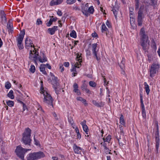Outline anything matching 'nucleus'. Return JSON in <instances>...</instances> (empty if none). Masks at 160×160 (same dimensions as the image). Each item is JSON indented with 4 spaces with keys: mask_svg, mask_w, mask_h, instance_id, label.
Listing matches in <instances>:
<instances>
[{
    "mask_svg": "<svg viewBox=\"0 0 160 160\" xmlns=\"http://www.w3.org/2000/svg\"><path fill=\"white\" fill-rule=\"evenodd\" d=\"M106 33V35L107 37H109L111 36V34L109 33V32H105Z\"/></svg>",
    "mask_w": 160,
    "mask_h": 160,
    "instance_id": "obj_63",
    "label": "nucleus"
},
{
    "mask_svg": "<svg viewBox=\"0 0 160 160\" xmlns=\"http://www.w3.org/2000/svg\"><path fill=\"white\" fill-rule=\"evenodd\" d=\"M81 54H80L79 53H78L77 56V58L78 59V61L79 62H82L81 58H81Z\"/></svg>",
    "mask_w": 160,
    "mask_h": 160,
    "instance_id": "obj_45",
    "label": "nucleus"
},
{
    "mask_svg": "<svg viewBox=\"0 0 160 160\" xmlns=\"http://www.w3.org/2000/svg\"><path fill=\"white\" fill-rule=\"evenodd\" d=\"M32 40L30 39H28V38L25 40V47H28L30 46L31 47H32Z\"/></svg>",
    "mask_w": 160,
    "mask_h": 160,
    "instance_id": "obj_19",
    "label": "nucleus"
},
{
    "mask_svg": "<svg viewBox=\"0 0 160 160\" xmlns=\"http://www.w3.org/2000/svg\"><path fill=\"white\" fill-rule=\"evenodd\" d=\"M13 90H11L7 94L8 96L11 99L14 98V97L13 94Z\"/></svg>",
    "mask_w": 160,
    "mask_h": 160,
    "instance_id": "obj_30",
    "label": "nucleus"
},
{
    "mask_svg": "<svg viewBox=\"0 0 160 160\" xmlns=\"http://www.w3.org/2000/svg\"><path fill=\"white\" fill-rule=\"evenodd\" d=\"M70 36L72 38H75L77 37L76 33L75 31L73 30L70 34Z\"/></svg>",
    "mask_w": 160,
    "mask_h": 160,
    "instance_id": "obj_35",
    "label": "nucleus"
},
{
    "mask_svg": "<svg viewBox=\"0 0 160 160\" xmlns=\"http://www.w3.org/2000/svg\"><path fill=\"white\" fill-rule=\"evenodd\" d=\"M80 124L82 125V127L85 126L86 125V121L85 120H84L82 122L80 123Z\"/></svg>",
    "mask_w": 160,
    "mask_h": 160,
    "instance_id": "obj_58",
    "label": "nucleus"
},
{
    "mask_svg": "<svg viewBox=\"0 0 160 160\" xmlns=\"http://www.w3.org/2000/svg\"><path fill=\"white\" fill-rule=\"evenodd\" d=\"M144 85L145 87V89L147 95H148L150 91V90L149 88V86L147 84L146 82L144 83Z\"/></svg>",
    "mask_w": 160,
    "mask_h": 160,
    "instance_id": "obj_29",
    "label": "nucleus"
},
{
    "mask_svg": "<svg viewBox=\"0 0 160 160\" xmlns=\"http://www.w3.org/2000/svg\"><path fill=\"white\" fill-rule=\"evenodd\" d=\"M69 63L68 62H65L64 63V66L66 67H68L69 66Z\"/></svg>",
    "mask_w": 160,
    "mask_h": 160,
    "instance_id": "obj_62",
    "label": "nucleus"
},
{
    "mask_svg": "<svg viewBox=\"0 0 160 160\" xmlns=\"http://www.w3.org/2000/svg\"><path fill=\"white\" fill-rule=\"evenodd\" d=\"M41 87L40 88V92H42L43 91H45L44 89V88L43 86V82L42 81H41Z\"/></svg>",
    "mask_w": 160,
    "mask_h": 160,
    "instance_id": "obj_52",
    "label": "nucleus"
},
{
    "mask_svg": "<svg viewBox=\"0 0 160 160\" xmlns=\"http://www.w3.org/2000/svg\"><path fill=\"white\" fill-rule=\"evenodd\" d=\"M52 84L53 85V87H58L59 85V83L58 82L57 77L53 76V78H52Z\"/></svg>",
    "mask_w": 160,
    "mask_h": 160,
    "instance_id": "obj_14",
    "label": "nucleus"
},
{
    "mask_svg": "<svg viewBox=\"0 0 160 160\" xmlns=\"http://www.w3.org/2000/svg\"><path fill=\"white\" fill-rule=\"evenodd\" d=\"M31 130L28 128L25 129L22 134V142L25 145L31 146L32 140L31 139Z\"/></svg>",
    "mask_w": 160,
    "mask_h": 160,
    "instance_id": "obj_1",
    "label": "nucleus"
},
{
    "mask_svg": "<svg viewBox=\"0 0 160 160\" xmlns=\"http://www.w3.org/2000/svg\"><path fill=\"white\" fill-rule=\"evenodd\" d=\"M111 137L110 135H108L107 137L105 138H103V139L104 142H109L110 141L111 139Z\"/></svg>",
    "mask_w": 160,
    "mask_h": 160,
    "instance_id": "obj_34",
    "label": "nucleus"
},
{
    "mask_svg": "<svg viewBox=\"0 0 160 160\" xmlns=\"http://www.w3.org/2000/svg\"><path fill=\"white\" fill-rule=\"evenodd\" d=\"M45 156L43 152L39 151L30 154L29 156L27 158V160H37Z\"/></svg>",
    "mask_w": 160,
    "mask_h": 160,
    "instance_id": "obj_3",
    "label": "nucleus"
},
{
    "mask_svg": "<svg viewBox=\"0 0 160 160\" xmlns=\"http://www.w3.org/2000/svg\"><path fill=\"white\" fill-rule=\"evenodd\" d=\"M92 103L96 106L98 107H102L103 105H102L101 103H98L95 100H93L92 101Z\"/></svg>",
    "mask_w": 160,
    "mask_h": 160,
    "instance_id": "obj_32",
    "label": "nucleus"
},
{
    "mask_svg": "<svg viewBox=\"0 0 160 160\" xmlns=\"http://www.w3.org/2000/svg\"><path fill=\"white\" fill-rule=\"evenodd\" d=\"M89 84L90 86L92 87H95L97 85V84L95 82L92 81H90L89 82Z\"/></svg>",
    "mask_w": 160,
    "mask_h": 160,
    "instance_id": "obj_38",
    "label": "nucleus"
},
{
    "mask_svg": "<svg viewBox=\"0 0 160 160\" xmlns=\"http://www.w3.org/2000/svg\"><path fill=\"white\" fill-rule=\"evenodd\" d=\"M42 23V22L41 20L38 18L37 20L36 24L37 25H41Z\"/></svg>",
    "mask_w": 160,
    "mask_h": 160,
    "instance_id": "obj_50",
    "label": "nucleus"
},
{
    "mask_svg": "<svg viewBox=\"0 0 160 160\" xmlns=\"http://www.w3.org/2000/svg\"><path fill=\"white\" fill-rule=\"evenodd\" d=\"M87 85L85 83H83L81 86V89L82 90H84L87 88Z\"/></svg>",
    "mask_w": 160,
    "mask_h": 160,
    "instance_id": "obj_46",
    "label": "nucleus"
},
{
    "mask_svg": "<svg viewBox=\"0 0 160 160\" xmlns=\"http://www.w3.org/2000/svg\"><path fill=\"white\" fill-rule=\"evenodd\" d=\"M132 15V14H130V22L131 23V24L132 25L134 23V22H135V19L134 18H133L132 17H131V15Z\"/></svg>",
    "mask_w": 160,
    "mask_h": 160,
    "instance_id": "obj_41",
    "label": "nucleus"
},
{
    "mask_svg": "<svg viewBox=\"0 0 160 160\" xmlns=\"http://www.w3.org/2000/svg\"><path fill=\"white\" fill-rule=\"evenodd\" d=\"M58 30V27L57 26H54L52 28H49L48 29V33L52 35L55 33V31Z\"/></svg>",
    "mask_w": 160,
    "mask_h": 160,
    "instance_id": "obj_13",
    "label": "nucleus"
},
{
    "mask_svg": "<svg viewBox=\"0 0 160 160\" xmlns=\"http://www.w3.org/2000/svg\"><path fill=\"white\" fill-rule=\"evenodd\" d=\"M147 57L148 58V60L149 62H150L152 60V56L151 55L149 54H148Z\"/></svg>",
    "mask_w": 160,
    "mask_h": 160,
    "instance_id": "obj_54",
    "label": "nucleus"
},
{
    "mask_svg": "<svg viewBox=\"0 0 160 160\" xmlns=\"http://www.w3.org/2000/svg\"><path fill=\"white\" fill-rule=\"evenodd\" d=\"M34 144L36 145H38L39 144V142L38 140L36 139L35 138V135L34 136Z\"/></svg>",
    "mask_w": 160,
    "mask_h": 160,
    "instance_id": "obj_48",
    "label": "nucleus"
},
{
    "mask_svg": "<svg viewBox=\"0 0 160 160\" xmlns=\"http://www.w3.org/2000/svg\"><path fill=\"white\" fill-rule=\"evenodd\" d=\"M92 37L94 38H95L98 36L96 32L92 33Z\"/></svg>",
    "mask_w": 160,
    "mask_h": 160,
    "instance_id": "obj_64",
    "label": "nucleus"
},
{
    "mask_svg": "<svg viewBox=\"0 0 160 160\" xmlns=\"http://www.w3.org/2000/svg\"><path fill=\"white\" fill-rule=\"evenodd\" d=\"M97 44L93 43L92 45V50L93 57L96 58L97 61H99L101 59L100 55L98 53V49H97Z\"/></svg>",
    "mask_w": 160,
    "mask_h": 160,
    "instance_id": "obj_6",
    "label": "nucleus"
},
{
    "mask_svg": "<svg viewBox=\"0 0 160 160\" xmlns=\"http://www.w3.org/2000/svg\"><path fill=\"white\" fill-rule=\"evenodd\" d=\"M53 21L52 20V18H51L48 22L46 23V25L48 27H50L52 24Z\"/></svg>",
    "mask_w": 160,
    "mask_h": 160,
    "instance_id": "obj_43",
    "label": "nucleus"
},
{
    "mask_svg": "<svg viewBox=\"0 0 160 160\" xmlns=\"http://www.w3.org/2000/svg\"><path fill=\"white\" fill-rule=\"evenodd\" d=\"M68 120L69 122L71 124H72L74 122L73 120L71 117H70L68 118Z\"/></svg>",
    "mask_w": 160,
    "mask_h": 160,
    "instance_id": "obj_51",
    "label": "nucleus"
},
{
    "mask_svg": "<svg viewBox=\"0 0 160 160\" xmlns=\"http://www.w3.org/2000/svg\"><path fill=\"white\" fill-rule=\"evenodd\" d=\"M125 59L124 58H122L120 63L119 64V66L121 68V70H123V69H124L125 68Z\"/></svg>",
    "mask_w": 160,
    "mask_h": 160,
    "instance_id": "obj_25",
    "label": "nucleus"
},
{
    "mask_svg": "<svg viewBox=\"0 0 160 160\" xmlns=\"http://www.w3.org/2000/svg\"><path fill=\"white\" fill-rule=\"evenodd\" d=\"M7 28L11 33L13 31V26L11 23L8 22L7 25Z\"/></svg>",
    "mask_w": 160,
    "mask_h": 160,
    "instance_id": "obj_26",
    "label": "nucleus"
},
{
    "mask_svg": "<svg viewBox=\"0 0 160 160\" xmlns=\"http://www.w3.org/2000/svg\"><path fill=\"white\" fill-rule=\"evenodd\" d=\"M135 8L136 10L138 9L139 7V0H135Z\"/></svg>",
    "mask_w": 160,
    "mask_h": 160,
    "instance_id": "obj_42",
    "label": "nucleus"
},
{
    "mask_svg": "<svg viewBox=\"0 0 160 160\" xmlns=\"http://www.w3.org/2000/svg\"><path fill=\"white\" fill-rule=\"evenodd\" d=\"M77 99L78 101H81L86 106L88 105V103L87 102L86 100L83 98L81 97H77Z\"/></svg>",
    "mask_w": 160,
    "mask_h": 160,
    "instance_id": "obj_24",
    "label": "nucleus"
},
{
    "mask_svg": "<svg viewBox=\"0 0 160 160\" xmlns=\"http://www.w3.org/2000/svg\"><path fill=\"white\" fill-rule=\"evenodd\" d=\"M11 87V83L9 82H6L5 87L7 89H9Z\"/></svg>",
    "mask_w": 160,
    "mask_h": 160,
    "instance_id": "obj_39",
    "label": "nucleus"
},
{
    "mask_svg": "<svg viewBox=\"0 0 160 160\" xmlns=\"http://www.w3.org/2000/svg\"><path fill=\"white\" fill-rule=\"evenodd\" d=\"M59 66L60 69H61V72H62L64 70V67H63V65L62 64H60Z\"/></svg>",
    "mask_w": 160,
    "mask_h": 160,
    "instance_id": "obj_55",
    "label": "nucleus"
},
{
    "mask_svg": "<svg viewBox=\"0 0 160 160\" xmlns=\"http://www.w3.org/2000/svg\"><path fill=\"white\" fill-rule=\"evenodd\" d=\"M105 151V152L107 154H111V153L110 152V150H109V148H106V149H104Z\"/></svg>",
    "mask_w": 160,
    "mask_h": 160,
    "instance_id": "obj_47",
    "label": "nucleus"
},
{
    "mask_svg": "<svg viewBox=\"0 0 160 160\" xmlns=\"http://www.w3.org/2000/svg\"><path fill=\"white\" fill-rule=\"evenodd\" d=\"M142 113L143 117L144 118L146 117V113L145 109H142Z\"/></svg>",
    "mask_w": 160,
    "mask_h": 160,
    "instance_id": "obj_49",
    "label": "nucleus"
},
{
    "mask_svg": "<svg viewBox=\"0 0 160 160\" xmlns=\"http://www.w3.org/2000/svg\"><path fill=\"white\" fill-rule=\"evenodd\" d=\"M94 9L93 6H92L88 8V13L92 14L94 12Z\"/></svg>",
    "mask_w": 160,
    "mask_h": 160,
    "instance_id": "obj_36",
    "label": "nucleus"
},
{
    "mask_svg": "<svg viewBox=\"0 0 160 160\" xmlns=\"http://www.w3.org/2000/svg\"><path fill=\"white\" fill-rule=\"evenodd\" d=\"M57 13L58 15L60 16H61L62 14L61 11L59 10H58Z\"/></svg>",
    "mask_w": 160,
    "mask_h": 160,
    "instance_id": "obj_60",
    "label": "nucleus"
},
{
    "mask_svg": "<svg viewBox=\"0 0 160 160\" xmlns=\"http://www.w3.org/2000/svg\"><path fill=\"white\" fill-rule=\"evenodd\" d=\"M7 104L9 107H12L14 106V102L9 100L6 102Z\"/></svg>",
    "mask_w": 160,
    "mask_h": 160,
    "instance_id": "obj_37",
    "label": "nucleus"
},
{
    "mask_svg": "<svg viewBox=\"0 0 160 160\" xmlns=\"http://www.w3.org/2000/svg\"><path fill=\"white\" fill-rule=\"evenodd\" d=\"M25 34V32L24 29H23L22 31H21L18 37L17 38V39H21V40H23Z\"/></svg>",
    "mask_w": 160,
    "mask_h": 160,
    "instance_id": "obj_22",
    "label": "nucleus"
},
{
    "mask_svg": "<svg viewBox=\"0 0 160 160\" xmlns=\"http://www.w3.org/2000/svg\"><path fill=\"white\" fill-rule=\"evenodd\" d=\"M32 51L31 50L29 55V59L32 61L36 65H38L37 62V61L38 60V57H39V54L38 52H37L35 50V48H34V50H33V52H34V54L32 52Z\"/></svg>",
    "mask_w": 160,
    "mask_h": 160,
    "instance_id": "obj_5",
    "label": "nucleus"
},
{
    "mask_svg": "<svg viewBox=\"0 0 160 160\" xmlns=\"http://www.w3.org/2000/svg\"><path fill=\"white\" fill-rule=\"evenodd\" d=\"M45 65L44 64H42L40 66V71L42 72V73L44 75H46L47 74L46 71H45Z\"/></svg>",
    "mask_w": 160,
    "mask_h": 160,
    "instance_id": "obj_21",
    "label": "nucleus"
},
{
    "mask_svg": "<svg viewBox=\"0 0 160 160\" xmlns=\"http://www.w3.org/2000/svg\"><path fill=\"white\" fill-rule=\"evenodd\" d=\"M30 71L32 73L34 72L35 70V68L34 65H31L29 69Z\"/></svg>",
    "mask_w": 160,
    "mask_h": 160,
    "instance_id": "obj_40",
    "label": "nucleus"
},
{
    "mask_svg": "<svg viewBox=\"0 0 160 160\" xmlns=\"http://www.w3.org/2000/svg\"><path fill=\"white\" fill-rule=\"evenodd\" d=\"M157 130L156 133L155 134V142H156V151L157 153H158V148L159 145V133L158 130V125L157 124Z\"/></svg>",
    "mask_w": 160,
    "mask_h": 160,
    "instance_id": "obj_10",
    "label": "nucleus"
},
{
    "mask_svg": "<svg viewBox=\"0 0 160 160\" xmlns=\"http://www.w3.org/2000/svg\"><path fill=\"white\" fill-rule=\"evenodd\" d=\"M23 40H21V39H17V46L19 49H22L23 48V45L22 43Z\"/></svg>",
    "mask_w": 160,
    "mask_h": 160,
    "instance_id": "obj_20",
    "label": "nucleus"
},
{
    "mask_svg": "<svg viewBox=\"0 0 160 160\" xmlns=\"http://www.w3.org/2000/svg\"><path fill=\"white\" fill-rule=\"evenodd\" d=\"M102 33L105 32H108V29L104 23L102 24Z\"/></svg>",
    "mask_w": 160,
    "mask_h": 160,
    "instance_id": "obj_31",
    "label": "nucleus"
},
{
    "mask_svg": "<svg viewBox=\"0 0 160 160\" xmlns=\"http://www.w3.org/2000/svg\"><path fill=\"white\" fill-rule=\"evenodd\" d=\"M140 102L141 103V104H143V100H142V95L140 94Z\"/></svg>",
    "mask_w": 160,
    "mask_h": 160,
    "instance_id": "obj_61",
    "label": "nucleus"
},
{
    "mask_svg": "<svg viewBox=\"0 0 160 160\" xmlns=\"http://www.w3.org/2000/svg\"><path fill=\"white\" fill-rule=\"evenodd\" d=\"M120 123L123 126L125 125V122L124 119V117L122 114L120 115Z\"/></svg>",
    "mask_w": 160,
    "mask_h": 160,
    "instance_id": "obj_28",
    "label": "nucleus"
},
{
    "mask_svg": "<svg viewBox=\"0 0 160 160\" xmlns=\"http://www.w3.org/2000/svg\"><path fill=\"white\" fill-rule=\"evenodd\" d=\"M73 149L75 152L77 154H80L81 151L83 150L82 148L78 146L76 144H74Z\"/></svg>",
    "mask_w": 160,
    "mask_h": 160,
    "instance_id": "obj_12",
    "label": "nucleus"
},
{
    "mask_svg": "<svg viewBox=\"0 0 160 160\" xmlns=\"http://www.w3.org/2000/svg\"><path fill=\"white\" fill-rule=\"evenodd\" d=\"M144 8V6H141L138 12L137 19L138 25V26H141L142 24V19L144 17L143 14Z\"/></svg>",
    "mask_w": 160,
    "mask_h": 160,
    "instance_id": "obj_7",
    "label": "nucleus"
},
{
    "mask_svg": "<svg viewBox=\"0 0 160 160\" xmlns=\"http://www.w3.org/2000/svg\"><path fill=\"white\" fill-rule=\"evenodd\" d=\"M31 149H25L22 147L21 145L17 146L15 152L17 155L22 160H25L24 156L28 151L31 150Z\"/></svg>",
    "mask_w": 160,
    "mask_h": 160,
    "instance_id": "obj_2",
    "label": "nucleus"
},
{
    "mask_svg": "<svg viewBox=\"0 0 160 160\" xmlns=\"http://www.w3.org/2000/svg\"><path fill=\"white\" fill-rule=\"evenodd\" d=\"M88 8V4H86L84 6H83L82 8V12L86 16H87L88 15V13L87 12Z\"/></svg>",
    "mask_w": 160,
    "mask_h": 160,
    "instance_id": "obj_16",
    "label": "nucleus"
},
{
    "mask_svg": "<svg viewBox=\"0 0 160 160\" xmlns=\"http://www.w3.org/2000/svg\"><path fill=\"white\" fill-rule=\"evenodd\" d=\"M151 47L152 48H153L155 51L157 49L156 44L153 39H152L151 41Z\"/></svg>",
    "mask_w": 160,
    "mask_h": 160,
    "instance_id": "obj_23",
    "label": "nucleus"
},
{
    "mask_svg": "<svg viewBox=\"0 0 160 160\" xmlns=\"http://www.w3.org/2000/svg\"><path fill=\"white\" fill-rule=\"evenodd\" d=\"M79 63H78V62H77L74 65V67H75V68H79V66H81V64H80L81 62H79Z\"/></svg>",
    "mask_w": 160,
    "mask_h": 160,
    "instance_id": "obj_57",
    "label": "nucleus"
},
{
    "mask_svg": "<svg viewBox=\"0 0 160 160\" xmlns=\"http://www.w3.org/2000/svg\"><path fill=\"white\" fill-rule=\"evenodd\" d=\"M106 24L108 28H110L111 27V23L109 22L108 20H107L106 22Z\"/></svg>",
    "mask_w": 160,
    "mask_h": 160,
    "instance_id": "obj_56",
    "label": "nucleus"
},
{
    "mask_svg": "<svg viewBox=\"0 0 160 160\" xmlns=\"http://www.w3.org/2000/svg\"><path fill=\"white\" fill-rule=\"evenodd\" d=\"M73 92L77 93L78 95H79L81 94L80 92L78 89V84L75 83L73 85Z\"/></svg>",
    "mask_w": 160,
    "mask_h": 160,
    "instance_id": "obj_17",
    "label": "nucleus"
},
{
    "mask_svg": "<svg viewBox=\"0 0 160 160\" xmlns=\"http://www.w3.org/2000/svg\"><path fill=\"white\" fill-rule=\"evenodd\" d=\"M147 42H141V45L142 47V49L144 51V52H148V51L149 49V45H148L147 44Z\"/></svg>",
    "mask_w": 160,
    "mask_h": 160,
    "instance_id": "obj_11",
    "label": "nucleus"
},
{
    "mask_svg": "<svg viewBox=\"0 0 160 160\" xmlns=\"http://www.w3.org/2000/svg\"><path fill=\"white\" fill-rule=\"evenodd\" d=\"M76 0H67V2L68 4H72L76 2Z\"/></svg>",
    "mask_w": 160,
    "mask_h": 160,
    "instance_id": "obj_44",
    "label": "nucleus"
},
{
    "mask_svg": "<svg viewBox=\"0 0 160 160\" xmlns=\"http://www.w3.org/2000/svg\"><path fill=\"white\" fill-rule=\"evenodd\" d=\"M140 34L141 35V41L140 43L147 42L148 39V36L145 34V32L144 28H142L140 32Z\"/></svg>",
    "mask_w": 160,
    "mask_h": 160,
    "instance_id": "obj_9",
    "label": "nucleus"
},
{
    "mask_svg": "<svg viewBox=\"0 0 160 160\" xmlns=\"http://www.w3.org/2000/svg\"><path fill=\"white\" fill-rule=\"evenodd\" d=\"M40 93L43 94L44 96L43 101L48 104L49 106L53 107V99L51 96L46 91H44L42 92H40Z\"/></svg>",
    "mask_w": 160,
    "mask_h": 160,
    "instance_id": "obj_4",
    "label": "nucleus"
},
{
    "mask_svg": "<svg viewBox=\"0 0 160 160\" xmlns=\"http://www.w3.org/2000/svg\"><path fill=\"white\" fill-rule=\"evenodd\" d=\"M112 11L114 15L115 18L117 19V18L118 12V8H117L116 7H114Z\"/></svg>",
    "mask_w": 160,
    "mask_h": 160,
    "instance_id": "obj_27",
    "label": "nucleus"
},
{
    "mask_svg": "<svg viewBox=\"0 0 160 160\" xmlns=\"http://www.w3.org/2000/svg\"><path fill=\"white\" fill-rule=\"evenodd\" d=\"M82 128L84 131L87 132V131H88V127L87 125L82 127Z\"/></svg>",
    "mask_w": 160,
    "mask_h": 160,
    "instance_id": "obj_53",
    "label": "nucleus"
},
{
    "mask_svg": "<svg viewBox=\"0 0 160 160\" xmlns=\"http://www.w3.org/2000/svg\"><path fill=\"white\" fill-rule=\"evenodd\" d=\"M158 0H150L151 6L155 7L157 5Z\"/></svg>",
    "mask_w": 160,
    "mask_h": 160,
    "instance_id": "obj_33",
    "label": "nucleus"
},
{
    "mask_svg": "<svg viewBox=\"0 0 160 160\" xmlns=\"http://www.w3.org/2000/svg\"><path fill=\"white\" fill-rule=\"evenodd\" d=\"M105 142H102L101 144L102 145V146L104 148V149H106V148H107V144Z\"/></svg>",
    "mask_w": 160,
    "mask_h": 160,
    "instance_id": "obj_59",
    "label": "nucleus"
},
{
    "mask_svg": "<svg viewBox=\"0 0 160 160\" xmlns=\"http://www.w3.org/2000/svg\"><path fill=\"white\" fill-rule=\"evenodd\" d=\"M63 0H52L50 2V5L51 6H53L56 5L60 4Z\"/></svg>",
    "mask_w": 160,
    "mask_h": 160,
    "instance_id": "obj_18",
    "label": "nucleus"
},
{
    "mask_svg": "<svg viewBox=\"0 0 160 160\" xmlns=\"http://www.w3.org/2000/svg\"><path fill=\"white\" fill-rule=\"evenodd\" d=\"M41 55L42 56V59L41 56L38 57V60L40 62L43 63L47 61V58L44 53L42 52V55L41 54Z\"/></svg>",
    "mask_w": 160,
    "mask_h": 160,
    "instance_id": "obj_15",
    "label": "nucleus"
},
{
    "mask_svg": "<svg viewBox=\"0 0 160 160\" xmlns=\"http://www.w3.org/2000/svg\"><path fill=\"white\" fill-rule=\"evenodd\" d=\"M159 68L158 64L153 63L151 66L150 70V76L152 77L156 73V72Z\"/></svg>",
    "mask_w": 160,
    "mask_h": 160,
    "instance_id": "obj_8",
    "label": "nucleus"
}]
</instances>
